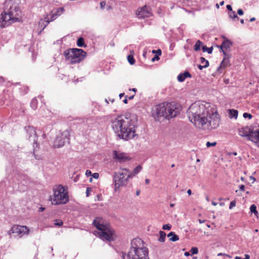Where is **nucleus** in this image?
<instances>
[{"label":"nucleus","instance_id":"nucleus-1","mask_svg":"<svg viewBox=\"0 0 259 259\" xmlns=\"http://www.w3.org/2000/svg\"><path fill=\"white\" fill-rule=\"evenodd\" d=\"M190 121L197 128L211 130L219 127L221 118L217 110L208 103L197 101L192 103L187 111Z\"/></svg>","mask_w":259,"mask_h":259},{"label":"nucleus","instance_id":"nucleus-2","mask_svg":"<svg viewBox=\"0 0 259 259\" xmlns=\"http://www.w3.org/2000/svg\"><path fill=\"white\" fill-rule=\"evenodd\" d=\"M113 130L121 139L128 140L136 136L135 123L128 115H121L112 119Z\"/></svg>","mask_w":259,"mask_h":259},{"label":"nucleus","instance_id":"nucleus-3","mask_svg":"<svg viewBox=\"0 0 259 259\" xmlns=\"http://www.w3.org/2000/svg\"><path fill=\"white\" fill-rule=\"evenodd\" d=\"M181 110L182 107L179 104L174 102H165L153 107L152 116L155 120L163 121L177 116Z\"/></svg>","mask_w":259,"mask_h":259},{"label":"nucleus","instance_id":"nucleus-4","mask_svg":"<svg viewBox=\"0 0 259 259\" xmlns=\"http://www.w3.org/2000/svg\"><path fill=\"white\" fill-rule=\"evenodd\" d=\"M5 5L6 7L0 16V27L2 28L19 22L21 19V11L17 4L8 1L5 3Z\"/></svg>","mask_w":259,"mask_h":259},{"label":"nucleus","instance_id":"nucleus-5","mask_svg":"<svg viewBox=\"0 0 259 259\" xmlns=\"http://www.w3.org/2000/svg\"><path fill=\"white\" fill-rule=\"evenodd\" d=\"M148 250L144 241L140 238H135L131 242V247L128 252V259H147Z\"/></svg>","mask_w":259,"mask_h":259},{"label":"nucleus","instance_id":"nucleus-6","mask_svg":"<svg viewBox=\"0 0 259 259\" xmlns=\"http://www.w3.org/2000/svg\"><path fill=\"white\" fill-rule=\"evenodd\" d=\"M53 195L50 196L49 198L52 205L65 204L68 202V193L64 187L62 185L55 186L53 189Z\"/></svg>","mask_w":259,"mask_h":259},{"label":"nucleus","instance_id":"nucleus-7","mask_svg":"<svg viewBox=\"0 0 259 259\" xmlns=\"http://www.w3.org/2000/svg\"><path fill=\"white\" fill-rule=\"evenodd\" d=\"M94 226L99 231L98 234L102 240L111 241L114 240V231L109 226L103 224L102 218L97 217L93 221Z\"/></svg>","mask_w":259,"mask_h":259},{"label":"nucleus","instance_id":"nucleus-8","mask_svg":"<svg viewBox=\"0 0 259 259\" xmlns=\"http://www.w3.org/2000/svg\"><path fill=\"white\" fill-rule=\"evenodd\" d=\"M133 177L128 169L120 168L119 171L114 175V190L118 191L121 187L127 184L128 179Z\"/></svg>","mask_w":259,"mask_h":259},{"label":"nucleus","instance_id":"nucleus-9","mask_svg":"<svg viewBox=\"0 0 259 259\" xmlns=\"http://www.w3.org/2000/svg\"><path fill=\"white\" fill-rule=\"evenodd\" d=\"M64 55L69 63L76 64L83 60L87 56V53L82 49L73 48L64 51Z\"/></svg>","mask_w":259,"mask_h":259},{"label":"nucleus","instance_id":"nucleus-10","mask_svg":"<svg viewBox=\"0 0 259 259\" xmlns=\"http://www.w3.org/2000/svg\"><path fill=\"white\" fill-rule=\"evenodd\" d=\"M65 11V9L63 7L59 8L56 10H53L51 12L50 19L48 16L46 17L45 20L41 19L39 22V26L42 28V29L48 25V24L61 16Z\"/></svg>","mask_w":259,"mask_h":259},{"label":"nucleus","instance_id":"nucleus-11","mask_svg":"<svg viewBox=\"0 0 259 259\" xmlns=\"http://www.w3.org/2000/svg\"><path fill=\"white\" fill-rule=\"evenodd\" d=\"M29 232V229L26 226L14 225L9 231V234H16L19 237H22L24 235H28Z\"/></svg>","mask_w":259,"mask_h":259},{"label":"nucleus","instance_id":"nucleus-12","mask_svg":"<svg viewBox=\"0 0 259 259\" xmlns=\"http://www.w3.org/2000/svg\"><path fill=\"white\" fill-rule=\"evenodd\" d=\"M69 133L64 131L58 136L54 142L53 147L55 148H60L64 145L65 141L69 140Z\"/></svg>","mask_w":259,"mask_h":259},{"label":"nucleus","instance_id":"nucleus-13","mask_svg":"<svg viewBox=\"0 0 259 259\" xmlns=\"http://www.w3.org/2000/svg\"><path fill=\"white\" fill-rule=\"evenodd\" d=\"M151 9L150 7L146 5L138 9L136 15L139 18H145L152 16Z\"/></svg>","mask_w":259,"mask_h":259},{"label":"nucleus","instance_id":"nucleus-14","mask_svg":"<svg viewBox=\"0 0 259 259\" xmlns=\"http://www.w3.org/2000/svg\"><path fill=\"white\" fill-rule=\"evenodd\" d=\"M113 157L120 162L127 161L131 159L126 154L117 151H113Z\"/></svg>","mask_w":259,"mask_h":259},{"label":"nucleus","instance_id":"nucleus-15","mask_svg":"<svg viewBox=\"0 0 259 259\" xmlns=\"http://www.w3.org/2000/svg\"><path fill=\"white\" fill-rule=\"evenodd\" d=\"M249 140L259 146V127H252Z\"/></svg>","mask_w":259,"mask_h":259},{"label":"nucleus","instance_id":"nucleus-16","mask_svg":"<svg viewBox=\"0 0 259 259\" xmlns=\"http://www.w3.org/2000/svg\"><path fill=\"white\" fill-rule=\"evenodd\" d=\"M252 128V127L251 126L242 127L238 130L239 135L241 137H247V139L249 140Z\"/></svg>","mask_w":259,"mask_h":259},{"label":"nucleus","instance_id":"nucleus-17","mask_svg":"<svg viewBox=\"0 0 259 259\" xmlns=\"http://www.w3.org/2000/svg\"><path fill=\"white\" fill-rule=\"evenodd\" d=\"M26 131L29 135V138H32L33 141L35 142L37 140V136L35 128L33 126H28L26 127Z\"/></svg>","mask_w":259,"mask_h":259},{"label":"nucleus","instance_id":"nucleus-18","mask_svg":"<svg viewBox=\"0 0 259 259\" xmlns=\"http://www.w3.org/2000/svg\"><path fill=\"white\" fill-rule=\"evenodd\" d=\"M232 46V43L229 40H225L222 43V45L220 46L221 51H222L225 56H226V53L224 50V48L227 49Z\"/></svg>","mask_w":259,"mask_h":259},{"label":"nucleus","instance_id":"nucleus-19","mask_svg":"<svg viewBox=\"0 0 259 259\" xmlns=\"http://www.w3.org/2000/svg\"><path fill=\"white\" fill-rule=\"evenodd\" d=\"M191 77V74L188 71H185L184 73H181L178 75V80L180 82H183L185 80V79L186 78Z\"/></svg>","mask_w":259,"mask_h":259},{"label":"nucleus","instance_id":"nucleus-20","mask_svg":"<svg viewBox=\"0 0 259 259\" xmlns=\"http://www.w3.org/2000/svg\"><path fill=\"white\" fill-rule=\"evenodd\" d=\"M167 236L168 237H170L171 236V237L169 238V240L173 241V242L177 241L179 240V236L175 234V233L173 232H170L168 234Z\"/></svg>","mask_w":259,"mask_h":259},{"label":"nucleus","instance_id":"nucleus-21","mask_svg":"<svg viewBox=\"0 0 259 259\" xmlns=\"http://www.w3.org/2000/svg\"><path fill=\"white\" fill-rule=\"evenodd\" d=\"M229 59L228 58L226 57V56L224 57L223 60L222 61L221 64V68H226L227 67L229 64Z\"/></svg>","mask_w":259,"mask_h":259},{"label":"nucleus","instance_id":"nucleus-22","mask_svg":"<svg viewBox=\"0 0 259 259\" xmlns=\"http://www.w3.org/2000/svg\"><path fill=\"white\" fill-rule=\"evenodd\" d=\"M202 45V42L199 40H197L196 42L195 45L194 46V50L195 51H200Z\"/></svg>","mask_w":259,"mask_h":259},{"label":"nucleus","instance_id":"nucleus-23","mask_svg":"<svg viewBox=\"0 0 259 259\" xmlns=\"http://www.w3.org/2000/svg\"><path fill=\"white\" fill-rule=\"evenodd\" d=\"M77 45L79 47H85L84 40L83 37H79L77 40Z\"/></svg>","mask_w":259,"mask_h":259},{"label":"nucleus","instance_id":"nucleus-24","mask_svg":"<svg viewBox=\"0 0 259 259\" xmlns=\"http://www.w3.org/2000/svg\"><path fill=\"white\" fill-rule=\"evenodd\" d=\"M229 114L231 117H235L236 118L238 116V111L234 109H229Z\"/></svg>","mask_w":259,"mask_h":259},{"label":"nucleus","instance_id":"nucleus-25","mask_svg":"<svg viewBox=\"0 0 259 259\" xmlns=\"http://www.w3.org/2000/svg\"><path fill=\"white\" fill-rule=\"evenodd\" d=\"M160 237L158 239V240L160 242H163L165 241V238L166 237V234L163 231H160L159 232Z\"/></svg>","mask_w":259,"mask_h":259},{"label":"nucleus","instance_id":"nucleus-26","mask_svg":"<svg viewBox=\"0 0 259 259\" xmlns=\"http://www.w3.org/2000/svg\"><path fill=\"white\" fill-rule=\"evenodd\" d=\"M250 210L252 213H253L255 216H257L258 212L256 210V206L255 204H252L250 207Z\"/></svg>","mask_w":259,"mask_h":259},{"label":"nucleus","instance_id":"nucleus-27","mask_svg":"<svg viewBox=\"0 0 259 259\" xmlns=\"http://www.w3.org/2000/svg\"><path fill=\"white\" fill-rule=\"evenodd\" d=\"M142 169V167L141 165H138V166H137L135 168H134L133 171L132 172L133 176L139 173L141 170Z\"/></svg>","mask_w":259,"mask_h":259},{"label":"nucleus","instance_id":"nucleus-28","mask_svg":"<svg viewBox=\"0 0 259 259\" xmlns=\"http://www.w3.org/2000/svg\"><path fill=\"white\" fill-rule=\"evenodd\" d=\"M212 47L207 48L206 46L202 47V51L203 52H207L208 54H211L212 52Z\"/></svg>","mask_w":259,"mask_h":259},{"label":"nucleus","instance_id":"nucleus-29","mask_svg":"<svg viewBox=\"0 0 259 259\" xmlns=\"http://www.w3.org/2000/svg\"><path fill=\"white\" fill-rule=\"evenodd\" d=\"M127 60L131 65H134L135 63V60L132 55H130L127 56Z\"/></svg>","mask_w":259,"mask_h":259},{"label":"nucleus","instance_id":"nucleus-30","mask_svg":"<svg viewBox=\"0 0 259 259\" xmlns=\"http://www.w3.org/2000/svg\"><path fill=\"white\" fill-rule=\"evenodd\" d=\"M54 225L58 227H61L63 225V221L60 219H56L54 220Z\"/></svg>","mask_w":259,"mask_h":259},{"label":"nucleus","instance_id":"nucleus-31","mask_svg":"<svg viewBox=\"0 0 259 259\" xmlns=\"http://www.w3.org/2000/svg\"><path fill=\"white\" fill-rule=\"evenodd\" d=\"M37 101L36 99H33L31 102V106L33 109H35L37 107Z\"/></svg>","mask_w":259,"mask_h":259},{"label":"nucleus","instance_id":"nucleus-32","mask_svg":"<svg viewBox=\"0 0 259 259\" xmlns=\"http://www.w3.org/2000/svg\"><path fill=\"white\" fill-rule=\"evenodd\" d=\"M190 252H191V255L197 254L198 252V248L196 247H193L190 249Z\"/></svg>","mask_w":259,"mask_h":259},{"label":"nucleus","instance_id":"nucleus-33","mask_svg":"<svg viewBox=\"0 0 259 259\" xmlns=\"http://www.w3.org/2000/svg\"><path fill=\"white\" fill-rule=\"evenodd\" d=\"M208 66H209V62L208 61H206V64H205V65H199L198 66V67L200 70H202L203 68L207 67Z\"/></svg>","mask_w":259,"mask_h":259},{"label":"nucleus","instance_id":"nucleus-34","mask_svg":"<svg viewBox=\"0 0 259 259\" xmlns=\"http://www.w3.org/2000/svg\"><path fill=\"white\" fill-rule=\"evenodd\" d=\"M229 16L232 18H238L237 15L235 14V12L234 11H231V12L229 13Z\"/></svg>","mask_w":259,"mask_h":259},{"label":"nucleus","instance_id":"nucleus-35","mask_svg":"<svg viewBox=\"0 0 259 259\" xmlns=\"http://www.w3.org/2000/svg\"><path fill=\"white\" fill-rule=\"evenodd\" d=\"M171 225L169 224L164 225L162 226V229H163V230H169L171 229Z\"/></svg>","mask_w":259,"mask_h":259},{"label":"nucleus","instance_id":"nucleus-36","mask_svg":"<svg viewBox=\"0 0 259 259\" xmlns=\"http://www.w3.org/2000/svg\"><path fill=\"white\" fill-rule=\"evenodd\" d=\"M243 116L245 118H248L249 119H251L252 117V115L251 114L246 112L244 113Z\"/></svg>","mask_w":259,"mask_h":259},{"label":"nucleus","instance_id":"nucleus-37","mask_svg":"<svg viewBox=\"0 0 259 259\" xmlns=\"http://www.w3.org/2000/svg\"><path fill=\"white\" fill-rule=\"evenodd\" d=\"M216 145H217L216 142H214L212 143H211L210 142H207L206 144L207 147H210V146H215Z\"/></svg>","mask_w":259,"mask_h":259},{"label":"nucleus","instance_id":"nucleus-38","mask_svg":"<svg viewBox=\"0 0 259 259\" xmlns=\"http://www.w3.org/2000/svg\"><path fill=\"white\" fill-rule=\"evenodd\" d=\"M92 191V189L90 187H88L86 189V195L87 197H89L90 195V193Z\"/></svg>","mask_w":259,"mask_h":259},{"label":"nucleus","instance_id":"nucleus-39","mask_svg":"<svg viewBox=\"0 0 259 259\" xmlns=\"http://www.w3.org/2000/svg\"><path fill=\"white\" fill-rule=\"evenodd\" d=\"M236 205V202L235 201H232L230 202L229 208L232 209Z\"/></svg>","mask_w":259,"mask_h":259},{"label":"nucleus","instance_id":"nucleus-40","mask_svg":"<svg viewBox=\"0 0 259 259\" xmlns=\"http://www.w3.org/2000/svg\"><path fill=\"white\" fill-rule=\"evenodd\" d=\"M106 5V2L105 1L101 2L100 3V7L101 9H103Z\"/></svg>","mask_w":259,"mask_h":259},{"label":"nucleus","instance_id":"nucleus-41","mask_svg":"<svg viewBox=\"0 0 259 259\" xmlns=\"http://www.w3.org/2000/svg\"><path fill=\"white\" fill-rule=\"evenodd\" d=\"M237 13L239 15H243L244 13H243V10L242 9H239L237 11Z\"/></svg>","mask_w":259,"mask_h":259},{"label":"nucleus","instance_id":"nucleus-42","mask_svg":"<svg viewBox=\"0 0 259 259\" xmlns=\"http://www.w3.org/2000/svg\"><path fill=\"white\" fill-rule=\"evenodd\" d=\"M92 176L95 179H98L99 178V174L96 172L94 173Z\"/></svg>","mask_w":259,"mask_h":259},{"label":"nucleus","instance_id":"nucleus-43","mask_svg":"<svg viewBox=\"0 0 259 259\" xmlns=\"http://www.w3.org/2000/svg\"><path fill=\"white\" fill-rule=\"evenodd\" d=\"M206 60L204 58V57H201L200 58V62L201 63H203L204 62H205V64H206Z\"/></svg>","mask_w":259,"mask_h":259},{"label":"nucleus","instance_id":"nucleus-44","mask_svg":"<svg viewBox=\"0 0 259 259\" xmlns=\"http://www.w3.org/2000/svg\"><path fill=\"white\" fill-rule=\"evenodd\" d=\"M239 189L240 191H244V189H245V186L243 185H241L240 187H239Z\"/></svg>","mask_w":259,"mask_h":259},{"label":"nucleus","instance_id":"nucleus-45","mask_svg":"<svg viewBox=\"0 0 259 259\" xmlns=\"http://www.w3.org/2000/svg\"><path fill=\"white\" fill-rule=\"evenodd\" d=\"M159 57H158V56H157V55H155V56H154V58H153L152 59V61H155V60H159Z\"/></svg>","mask_w":259,"mask_h":259},{"label":"nucleus","instance_id":"nucleus-46","mask_svg":"<svg viewBox=\"0 0 259 259\" xmlns=\"http://www.w3.org/2000/svg\"><path fill=\"white\" fill-rule=\"evenodd\" d=\"M227 9L229 10V11H232V7L231 5H227Z\"/></svg>","mask_w":259,"mask_h":259},{"label":"nucleus","instance_id":"nucleus-47","mask_svg":"<svg viewBox=\"0 0 259 259\" xmlns=\"http://www.w3.org/2000/svg\"><path fill=\"white\" fill-rule=\"evenodd\" d=\"M91 174H92V172H91V170H87L86 171L85 174H86L87 176L91 175Z\"/></svg>","mask_w":259,"mask_h":259},{"label":"nucleus","instance_id":"nucleus-48","mask_svg":"<svg viewBox=\"0 0 259 259\" xmlns=\"http://www.w3.org/2000/svg\"><path fill=\"white\" fill-rule=\"evenodd\" d=\"M127 96H126L125 97V99L123 100V102L124 104H127Z\"/></svg>","mask_w":259,"mask_h":259},{"label":"nucleus","instance_id":"nucleus-49","mask_svg":"<svg viewBox=\"0 0 259 259\" xmlns=\"http://www.w3.org/2000/svg\"><path fill=\"white\" fill-rule=\"evenodd\" d=\"M156 53L158 55H161V51L160 49H158L157 51H156Z\"/></svg>","mask_w":259,"mask_h":259},{"label":"nucleus","instance_id":"nucleus-50","mask_svg":"<svg viewBox=\"0 0 259 259\" xmlns=\"http://www.w3.org/2000/svg\"><path fill=\"white\" fill-rule=\"evenodd\" d=\"M250 256L248 254H245V258L242 259H249Z\"/></svg>","mask_w":259,"mask_h":259},{"label":"nucleus","instance_id":"nucleus-51","mask_svg":"<svg viewBox=\"0 0 259 259\" xmlns=\"http://www.w3.org/2000/svg\"><path fill=\"white\" fill-rule=\"evenodd\" d=\"M187 193L189 195H191L192 194V191L190 189H188L187 190Z\"/></svg>","mask_w":259,"mask_h":259},{"label":"nucleus","instance_id":"nucleus-52","mask_svg":"<svg viewBox=\"0 0 259 259\" xmlns=\"http://www.w3.org/2000/svg\"><path fill=\"white\" fill-rule=\"evenodd\" d=\"M140 192H141V191L140 190H137L136 191V195L139 196L140 194Z\"/></svg>","mask_w":259,"mask_h":259},{"label":"nucleus","instance_id":"nucleus-53","mask_svg":"<svg viewBox=\"0 0 259 259\" xmlns=\"http://www.w3.org/2000/svg\"><path fill=\"white\" fill-rule=\"evenodd\" d=\"M149 183H150V180H149V179H146L145 180V183H146V184H149Z\"/></svg>","mask_w":259,"mask_h":259},{"label":"nucleus","instance_id":"nucleus-54","mask_svg":"<svg viewBox=\"0 0 259 259\" xmlns=\"http://www.w3.org/2000/svg\"><path fill=\"white\" fill-rule=\"evenodd\" d=\"M124 95V93H121L119 94V98L121 99L123 96Z\"/></svg>","mask_w":259,"mask_h":259},{"label":"nucleus","instance_id":"nucleus-55","mask_svg":"<svg viewBox=\"0 0 259 259\" xmlns=\"http://www.w3.org/2000/svg\"><path fill=\"white\" fill-rule=\"evenodd\" d=\"M205 222V220H199V222L200 223V224H202V223H203Z\"/></svg>","mask_w":259,"mask_h":259},{"label":"nucleus","instance_id":"nucleus-56","mask_svg":"<svg viewBox=\"0 0 259 259\" xmlns=\"http://www.w3.org/2000/svg\"><path fill=\"white\" fill-rule=\"evenodd\" d=\"M211 204H212L213 205H214V206H216V205H217V204H218V203H216V202H214V201H212Z\"/></svg>","mask_w":259,"mask_h":259},{"label":"nucleus","instance_id":"nucleus-57","mask_svg":"<svg viewBox=\"0 0 259 259\" xmlns=\"http://www.w3.org/2000/svg\"><path fill=\"white\" fill-rule=\"evenodd\" d=\"M255 18L253 17V18H251L250 19V22H252V21H255Z\"/></svg>","mask_w":259,"mask_h":259},{"label":"nucleus","instance_id":"nucleus-58","mask_svg":"<svg viewBox=\"0 0 259 259\" xmlns=\"http://www.w3.org/2000/svg\"><path fill=\"white\" fill-rule=\"evenodd\" d=\"M134 96H135V95H133V96H130V97H128V99H129L130 100H132V99L134 98Z\"/></svg>","mask_w":259,"mask_h":259},{"label":"nucleus","instance_id":"nucleus-59","mask_svg":"<svg viewBox=\"0 0 259 259\" xmlns=\"http://www.w3.org/2000/svg\"><path fill=\"white\" fill-rule=\"evenodd\" d=\"M185 255V256H188L190 255V253L188 252H186L185 253H184Z\"/></svg>","mask_w":259,"mask_h":259},{"label":"nucleus","instance_id":"nucleus-60","mask_svg":"<svg viewBox=\"0 0 259 259\" xmlns=\"http://www.w3.org/2000/svg\"><path fill=\"white\" fill-rule=\"evenodd\" d=\"M130 91H131H131H134V92H136L137 91V89H135V88H133V89H130Z\"/></svg>","mask_w":259,"mask_h":259},{"label":"nucleus","instance_id":"nucleus-61","mask_svg":"<svg viewBox=\"0 0 259 259\" xmlns=\"http://www.w3.org/2000/svg\"><path fill=\"white\" fill-rule=\"evenodd\" d=\"M223 255H225L226 254L225 253H219L218 254V256Z\"/></svg>","mask_w":259,"mask_h":259},{"label":"nucleus","instance_id":"nucleus-62","mask_svg":"<svg viewBox=\"0 0 259 259\" xmlns=\"http://www.w3.org/2000/svg\"><path fill=\"white\" fill-rule=\"evenodd\" d=\"M174 206H175V204H174V203H170V206L171 207H174Z\"/></svg>","mask_w":259,"mask_h":259},{"label":"nucleus","instance_id":"nucleus-63","mask_svg":"<svg viewBox=\"0 0 259 259\" xmlns=\"http://www.w3.org/2000/svg\"><path fill=\"white\" fill-rule=\"evenodd\" d=\"M240 22L241 24H244V20L243 19H241L240 20Z\"/></svg>","mask_w":259,"mask_h":259},{"label":"nucleus","instance_id":"nucleus-64","mask_svg":"<svg viewBox=\"0 0 259 259\" xmlns=\"http://www.w3.org/2000/svg\"><path fill=\"white\" fill-rule=\"evenodd\" d=\"M235 259H242V258L239 256H236Z\"/></svg>","mask_w":259,"mask_h":259}]
</instances>
